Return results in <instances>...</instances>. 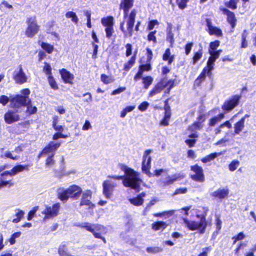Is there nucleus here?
I'll list each match as a JSON object with an SVG mask.
<instances>
[{
  "instance_id": "obj_1",
  "label": "nucleus",
  "mask_w": 256,
  "mask_h": 256,
  "mask_svg": "<svg viewBox=\"0 0 256 256\" xmlns=\"http://www.w3.org/2000/svg\"><path fill=\"white\" fill-rule=\"evenodd\" d=\"M134 0H122L120 4V8H122L124 12V18L126 20V30L124 28V22L120 24V28L123 32L124 37H130L133 34L134 26L136 12L135 9L132 10L130 14H128L130 9L132 7Z\"/></svg>"
},
{
  "instance_id": "obj_2",
  "label": "nucleus",
  "mask_w": 256,
  "mask_h": 256,
  "mask_svg": "<svg viewBox=\"0 0 256 256\" xmlns=\"http://www.w3.org/2000/svg\"><path fill=\"white\" fill-rule=\"evenodd\" d=\"M124 170L125 174L122 182L124 186L139 192L140 185L142 183L140 174L126 166H124Z\"/></svg>"
},
{
  "instance_id": "obj_3",
  "label": "nucleus",
  "mask_w": 256,
  "mask_h": 256,
  "mask_svg": "<svg viewBox=\"0 0 256 256\" xmlns=\"http://www.w3.org/2000/svg\"><path fill=\"white\" fill-rule=\"evenodd\" d=\"M82 192V188L78 186L73 184L66 189L60 188L58 190V198L62 201H67L69 198L77 200Z\"/></svg>"
},
{
  "instance_id": "obj_4",
  "label": "nucleus",
  "mask_w": 256,
  "mask_h": 256,
  "mask_svg": "<svg viewBox=\"0 0 256 256\" xmlns=\"http://www.w3.org/2000/svg\"><path fill=\"white\" fill-rule=\"evenodd\" d=\"M25 170H28V165L20 164L14 166L10 170H6L2 172L0 174V190L4 187H10L14 184L11 180H6V176H12Z\"/></svg>"
},
{
  "instance_id": "obj_5",
  "label": "nucleus",
  "mask_w": 256,
  "mask_h": 256,
  "mask_svg": "<svg viewBox=\"0 0 256 256\" xmlns=\"http://www.w3.org/2000/svg\"><path fill=\"white\" fill-rule=\"evenodd\" d=\"M80 226L91 232L96 238L103 239L102 234L106 232V228L104 226L98 224L84 222Z\"/></svg>"
},
{
  "instance_id": "obj_6",
  "label": "nucleus",
  "mask_w": 256,
  "mask_h": 256,
  "mask_svg": "<svg viewBox=\"0 0 256 256\" xmlns=\"http://www.w3.org/2000/svg\"><path fill=\"white\" fill-rule=\"evenodd\" d=\"M28 27L25 32L26 36L28 38H33L39 31L40 26L38 24L35 17L28 18L26 20Z\"/></svg>"
},
{
  "instance_id": "obj_7",
  "label": "nucleus",
  "mask_w": 256,
  "mask_h": 256,
  "mask_svg": "<svg viewBox=\"0 0 256 256\" xmlns=\"http://www.w3.org/2000/svg\"><path fill=\"white\" fill-rule=\"evenodd\" d=\"M184 222L185 226L190 230H198L200 233H204L206 227V219L204 217L200 218V222L189 221L186 218H184Z\"/></svg>"
},
{
  "instance_id": "obj_8",
  "label": "nucleus",
  "mask_w": 256,
  "mask_h": 256,
  "mask_svg": "<svg viewBox=\"0 0 256 256\" xmlns=\"http://www.w3.org/2000/svg\"><path fill=\"white\" fill-rule=\"evenodd\" d=\"M60 142H55L52 141L50 142L38 154V158H40L41 156H54L55 152L60 146Z\"/></svg>"
},
{
  "instance_id": "obj_9",
  "label": "nucleus",
  "mask_w": 256,
  "mask_h": 256,
  "mask_svg": "<svg viewBox=\"0 0 256 256\" xmlns=\"http://www.w3.org/2000/svg\"><path fill=\"white\" fill-rule=\"evenodd\" d=\"M81 194L82 197L80 206H86L88 208L93 209L95 207V204L90 201L92 197V192L90 190H87L83 192L82 191Z\"/></svg>"
},
{
  "instance_id": "obj_10",
  "label": "nucleus",
  "mask_w": 256,
  "mask_h": 256,
  "mask_svg": "<svg viewBox=\"0 0 256 256\" xmlns=\"http://www.w3.org/2000/svg\"><path fill=\"white\" fill-rule=\"evenodd\" d=\"M60 205L58 203L53 204L52 206H46L42 214L44 215V220L52 218L58 214Z\"/></svg>"
},
{
  "instance_id": "obj_11",
  "label": "nucleus",
  "mask_w": 256,
  "mask_h": 256,
  "mask_svg": "<svg viewBox=\"0 0 256 256\" xmlns=\"http://www.w3.org/2000/svg\"><path fill=\"white\" fill-rule=\"evenodd\" d=\"M192 173L191 174V178L198 182H204V176L203 172V169L201 166L196 164L190 167Z\"/></svg>"
},
{
  "instance_id": "obj_12",
  "label": "nucleus",
  "mask_w": 256,
  "mask_h": 256,
  "mask_svg": "<svg viewBox=\"0 0 256 256\" xmlns=\"http://www.w3.org/2000/svg\"><path fill=\"white\" fill-rule=\"evenodd\" d=\"M29 100L28 96H23L20 95H16L14 96H10V102L12 107L18 108L22 106H25Z\"/></svg>"
},
{
  "instance_id": "obj_13",
  "label": "nucleus",
  "mask_w": 256,
  "mask_h": 256,
  "mask_svg": "<svg viewBox=\"0 0 256 256\" xmlns=\"http://www.w3.org/2000/svg\"><path fill=\"white\" fill-rule=\"evenodd\" d=\"M240 98L241 96L240 95H235L232 96L229 100L224 102L222 106V109L226 111L232 110L238 106Z\"/></svg>"
},
{
  "instance_id": "obj_14",
  "label": "nucleus",
  "mask_w": 256,
  "mask_h": 256,
  "mask_svg": "<svg viewBox=\"0 0 256 256\" xmlns=\"http://www.w3.org/2000/svg\"><path fill=\"white\" fill-rule=\"evenodd\" d=\"M222 50L212 51L211 50H208L210 56L207 62V66L208 68V72H211L214 69V62L218 58L222 52Z\"/></svg>"
},
{
  "instance_id": "obj_15",
  "label": "nucleus",
  "mask_w": 256,
  "mask_h": 256,
  "mask_svg": "<svg viewBox=\"0 0 256 256\" xmlns=\"http://www.w3.org/2000/svg\"><path fill=\"white\" fill-rule=\"evenodd\" d=\"M152 151L146 150L143 156V161L142 164V170L146 174H149L150 168L151 157L150 156Z\"/></svg>"
},
{
  "instance_id": "obj_16",
  "label": "nucleus",
  "mask_w": 256,
  "mask_h": 256,
  "mask_svg": "<svg viewBox=\"0 0 256 256\" xmlns=\"http://www.w3.org/2000/svg\"><path fill=\"white\" fill-rule=\"evenodd\" d=\"M170 82L166 80H163L158 82L154 88L150 92V96H152L156 94L160 93L168 84Z\"/></svg>"
},
{
  "instance_id": "obj_17",
  "label": "nucleus",
  "mask_w": 256,
  "mask_h": 256,
  "mask_svg": "<svg viewBox=\"0 0 256 256\" xmlns=\"http://www.w3.org/2000/svg\"><path fill=\"white\" fill-rule=\"evenodd\" d=\"M4 120L8 124L18 122L20 120V116L16 112L12 110H8L4 115Z\"/></svg>"
},
{
  "instance_id": "obj_18",
  "label": "nucleus",
  "mask_w": 256,
  "mask_h": 256,
  "mask_svg": "<svg viewBox=\"0 0 256 256\" xmlns=\"http://www.w3.org/2000/svg\"><path fill=\"white\" fill-rule=\"evenodd\" d=\"M185 176L183 174H174L172 176H168L166 178L160 180V182L163 186H166L172 184L177 180H181L184 178Z\"/></svg>"
},
{
  "instance_id": "obj_19",
  "label": "nucleus",
  "mask_w": 256,
  "mask_h": 256,
  "mask_svg": "<svg viewBox=\"0 0 256 256\" xmlns=\"http://www.w3.org/2000/svg\"><path fill=\"white\" fill-rule=\"evenodd\" d=\"M103 192L106 198L112 195L115 185L110 180H106L103 183Z\"/></svg>"
},
{
  "instance_id": "obj_20",
  "label": "nucleus",
  "mask_w": 256,
  "mask_h": 256,
  "mask_svg": "<svg viewBox=\"0 0 256 256\" xmlns=\"http://www.w3.org/2000/svg\"><path fill=\"white\" fill-rule=\"evenodd\" d=\"M14 78L16 82L19 84H22L26 82L27 77L24 72L21 66H20V69L18 72H14Z\"/></svg>"
},
{
  "instance_id": "obj_21",
  "label": "nucleus",
  "mask_w": 256,
  "mask_h": 256,
  "mask_svg": "<svg viewBox=\"0 0 256 256\" xmlns=\"http://www.w3.org/2000/svg\"><path fill=\"white\" fill-rule=\"evenodd\" d=\"M60 73L62 78L65 83L72 84L74 78V76L64 68H62L60 70Z\"/></svg>"
},
{
  "instance_id": "obj_22",
  "label": "nucleus",
  "mask_w": 256,
  "mask_h": 256,
  "mask_svg": "<svg viewBox=\"0 0 256 256\" xmlns=\"http://www.w3.org/2000/svg\"><path fill=\"white\" fill-rule=\"evenodd\" d=\"M229 191L228 188H219L212 194V196L220 199H223L226 197Z\"/></svg>"
},
{
  "instance_id": "obj_23",
  "label": "nucleus",
  "mask_w": 256,
  "mask_h": 256,
  "mask_svg": "<svg viewBox=\"0 0 256 256\" xmlns=\"http://www.w3.org/2000/svg\"><path fill=\"white\" fill-rule=\"evenodd\" d=\"M167 226V224L163 221L154 222L152 224V228L154 231L162 230Z\"/></svg>"
},
{
  "instance_id": "obj_24",
  "label": "nucleus",
  "mask_w": 256,
  "mask_h": 256,
  "mask_svg": "<svg viewBox=\"0 0 256 256\" xmlns=\"http://www.w3.org/2000/svg\"><path fill=\"white\" fill-rule=\"evenodd\" d=\"M164 60H168V64H171L174 60V56L171 55L170 48H167L162 56Z\"/></svg>"
},
{
  "instance_id": "obj_25",
  "label": "nucleus",
  "mask_w": 256,
  "mask_h": 256,
  "mask_svg": "<svg viewBox=\"0 0 256 256\" xmlns=\"http://www.w3.org/2000/svg\"><path fill=\"white\" fill-rule=\"evenodd\" d=\"M166 40L170 44V46H172L174 42V34L172 32V26L168 24L167 28Z\"/></svg>"
},
{
  "instance_id": "obj_26",
  "label": "nucleus",
  "mask_w": 256,
  "mask_h": 256,
  "mask_svg": "<svg viewBox=\"0 0 256 256\" xmlns=\"http://www.w3.org/2000/svg\"><path fill=\"white\" fill-rule=\"evenodd\" d=\"M208 30H209V33L210 35L214 34L218 36H222V32L220 28H218L216 26H213L210 24H208Z\"/></svg>"
},
{
  "instance_id": "obj_27",
  "label": "nucleus",
  "mask_w": 256,
  "mask_h": 256,
  "mask_svg": "<svg viewBox=\"0 0 256 256\" xmlns=\"http://www.w3.org/2000/svg\"><path fill=\"white\" fill-rule=\"evenodd\" d=\"M227 20L230 24L232 29H234L236 25V21L234 14L232 12H229V14L227 15ZM231 32H233V30H232Z\"/></svg>"
},
{
  "instance_id": "obj_28",
  "label": "nucleus",
  "mask_w": 256,
  "mask_h": 256,
  "mask_svg": "<svg viewBox=\"0 0 256 256\" xmlns=\"http://www.w3.org/2000/svg\"><path fill=\"white\" fill-rule=\"evenodd\" d=\"M224 118V114H220L210 120L209 125L213 126L221 121Z\"/></svg>"
},
{
  "instance_id": "obj_29",
  "label": "nucleus",
  "mask_w": 256,
  "mask_h": 256,
  "mask_svg": "<svg viewBox=\"0 0 256 256\" xmlns=\"http://www.w3.org/2000/svg\"><path fill=\"white\" fill-rule=\"evenodd\" d=\"M102 24L105 27L114 26V18L111 16L104 18L101 20Z\"/></svg>"
},
{
  "instance_id": "obj_30",
  "label": "nucleus",
  "mask_w": 256,
  "mask_h": 256,
  "mask_svg": "<svg viewBox=\"0 0 256 256\" xmlns=\"http://www.w3.org/2000/svg\"><path fill=\"white\" fill-rule=\"evenodd\" d=\"M208 72V66H206V67L204 68L203 69L202 73L200 74L199 76L196 79V80H195V83L196 84H200L201 82L203 81L206 78V73L208 74H211L210 72Z\"/></svg>"
},
{
  "instance_id": "obj_31",
  "label": "nucleus",
  "mask_w": 256,
  "mask_h": 256,
  "mask_svg": "<svg viewBox=\"0 0 256 256\" xmlns=\"http://www.w3.org/2000/svg\"><path fill=\"white\" fill-rule=\"evenodd\" d=\"M221 154L220 153L214 152L212 154H210L209 155L206 156L204 158L202 159V162L204 163H207L210 162L214 158H216L218 156H220Z\"/></svg>"
},
{
  "instance_id": "obj_32",
  "label": "nucleus",
  "mask_w": 256,
  "mask_h": 256,
  "mask_svg": "<svg viewBox=\"0 0 256 256\" xmlns=\"http://www.w3.org/2000/svg\"><path fill=\"white\" fill-rule=\"evenodd\" d=\"M244 118H242L240 121L236 122L234 126V132L239 134L244 128Z\"/></svg>"
},
{
  "instance_id": "obj_33",
  "label": "nucleus",
  "mask_w": 256,
  "mask_h": 256,
  "mask_svg": "<svg viewBox=\"0 0 256 256\" xmlns=\"http://www.w3.org/2000/svg\"><path fill=\"white\" fill-rule=\"evenodd\" d=\"M25 106L27 108V112L29 114H35L37 111V108L35 106H33L30 100L29 99L28 100Z\"/></svg>"
},
{
  "instance_id": "obj_34",
  "label": "nucleus",
  "mask_w": 256,
  "mask_h": 256,
  "mask_svg": "<svg viewBox=\"0 0 256 256\" xmlns=\"http://www.w3.org/2000/svg\"><path fill=\"white\" fill-rule=\"evenodd\" d=\"M129 200L132 204L136 206H140L144 202V200L141 196H138L136 198H130Z\"/></svg>"
},
{
  "instance_id": "obj_35",
  "label": "nucleus",
  "mask_w": 256,
  "mask_h": 256,
  "mask_svg": "<svg viewBox=\"0 0 256 256\" xmlns=\"http://www.w3.org/2000/svg\"><path fill=\"white\" fill-rule=\"evenodd\" d=\"M42 48L48 54H51L54 50V47L48 43L42 42L40 44Z\"/></svg>"
},
{
  "instance_id": "obj_36",
  "label": "nucleus",
  "mask_w": 256,
  "mask_h": 256,
  "mask_svg": "<svg viewBox=\"0 0 256 256\" xmlns=\"http://www.w3.org/2000/svg\"><path fill=\"white\" fill-rule=\"evenodd\" d=\"M66 18H70L72 21L75 23L76 24H78V18L76 16V14L75 12L71 11L68 12L66 14Z\"/></svg>"
},
{
  "instance_id": "obj_37",
  "label": "nucleus",
  "mask_w": 256,
  "mask_h": 256,
  "mask_svg": "<svg viewBox=\"0 0 256 256\" xmlns=\"http://www.w3.org/2000/svg\"><path fill=\"white\" fill-rule=\"evenodd\" d=\"M240 164V162L237 160H232L228 164V170L230 172H234L237 169Z\"/></svg>"
},
{
  "instance_id": "obj_38",
  "label": "nucleus",
  "mask_w": 256,
  "mask_h": 256,
  "mask_svg": "<svg viewBox=\"0 0 256 256\" xmlns=\"http://www.w3.org/2000/svg\"><path fill=\"white\" fill-rule=\"evenodd\" d=\"M202 49L199 50L194 54L192 58V64H195L202 58Z\"/></svg>"
},
{
  "instance_id": "obj_39",
  "label": "nucleus",
  "mask_w": 256,
  "mask_h": 256,
  "mask_svg": "<svg viewBox=\"0 0 256 256\" xmlns=\"http://www.w3.org/2000/svg\"><path fill=\"white\" fill-rule=\"evenodd\" d=\"M136 54L132 56L130 60L124 64V70L128 71L134 65L135 62Z\"/></svg>"
},
{
  "instance_id": "obj_40",
  "label": "nucleus",
  "mask_w": 256,
  "mask_h": 256,
  "mask_svg": "<svg viewBox=\"0 0 256 256\" xmlns=\"http://www.w3.org/2000/svg\"><path fill=\"white\" fill-rule=\"evenodd\" d=\"M248 34V32L247 30H244L242 36V48H246L248 46V42L246 40Z\"/></svg>"
},
{
  "instance_id": "obj_41",
  "label": "nucleus",
  "mask_w": 256,
  "mask_h": 256,
  "mask_svg": "<svg viewBox=\"0 0 256 256\" xmlns=\"http://www.w3.org/2000/svg\"><path fill=\"white\" fill-rule=\"evenodd\" d=\"M142 80L144 88L148 89L150 86L152 84L153 78L150 76H147L143 78Z\"/></svg>"
},
{
  "instance_id": "obj_42",
  "label": "nucleus",
  "mask_w": 256,
  "mask_h": 256,
  "mask_svg": "<svg viewBox=\"0 0 256 256\" xmlns=\"http://www.w3.org/2000/svg\"><path fill=\"white\" fill-rule=\"evenodd\" d=\"M48 80L50 86L52 89L56 90L58 88V84L52 76H48Z\"/></svg>"
},
{
  "instance_id": "obj_43",
  "label": "nucleus",
  "mask_w": 256,
  "mask_h": 256,
  "mask_svg": "<svg viewBox=\"0 0 256 256\" xmlns=\"http://www.w3.org/2000/svg\"><path fill=\"white\" fill-rule=\"evenodd\" d=\"M202 127V125L200 122H195L192 125L190 126L188 130L191 132H194L196 130H200Z\"/></svg>"
},
{
  "instance_id": "obj_44",
  "label": "nucleus",
  "mask_w": 256,
  "mask_h": 256,
  "mask_svg": "<svg viewBox=\"0 0 256 256\" xmlns=\"http://www.w3.org/2000/svg\"><path fill=\"white\" fill-rule=\"evenodd\" d=\"M101 80L104 84H108L114 82V79L111 76H109L104 74H102L100 76Z\"/></svg>"
},
{
  "instance_id": "obj_45",
  "label": "nucleus",
  "mask_w": 256,
  "mask_h": 256,
  "mask_svg": "<svg viewBox=\"0 0 256 256\" xmlns=\"http://www.w3.org/2000/svg\"><path fill=\"white\" fill-rule=\"evenodd\" d=\"M238 1L239 0H230L229 2H226L225 5L230 8L235 10L237 8L236 4Z\"/></svg>"
},
{
  "instance_id": "obj_46",
  "label": "nucleus",
  "mask_w": 256,
  "mask_h": 256,
  "mask_svg": "<svg viewBox=\"0 0 256 256\" xmlns=\"http://www.w3.org/2000/svg\"><path fill=\"white\" fill-rule=\"evenodd\" d=\"M146 250L148 253L156 254L162 250V248L158 246L148 247Z\"/></svg>"
},
{
  "instance_id": "obj_47",
  "label": "nucleus",
  "mask_w": 256,
  "mask_h": 256,
  "mask_svg": "<svg viewBox=\"0 0 256 256\" xmlns=\"http://www.w3.org/2000/svg\"><path fill=\"white\" fill-rule=\"evenodd\" d=\"M24 212L22 210H18L16 214V218H14L12 220V222L14 223L18 222L20 220L21 218L24 216Z\"/></svg>"
},
{
  "instance_id": "obj_48",
  "label": "nucleus",
  "mask_w": 256,
  "mask_h": 256,
  "mask_svg": "<svg viewBox=\"0 0 256 256\" xmlns=\"http://www.w3.org/2000/svg\"><path fill=\"white\" fill-rule=\"evenodd\" d=\"M174 212L175 210H174L166 211L160 213L154 214V216L156 217H162L166 216H172L174 214Z\"/></svg>"
},
{
  "instance_id": "obj_49",
  "label": "nucleus",
  "mask_w": 256,
  "mask_h": 256,
  "mask_svg": "<svg viewBox=\"0 0 256 256\" xmlns=\"http://www.w3.org/2000/svg\"><path fill=\"white\" fill-rule=\"evenodd\" d=\"M43 71L48 76V77L50 76H52V68L49 64L44 62Z\"/></svg>"
},
{
  "instance_id": "obj_50",
  "label": "nucleus",
  "mask_w": 256,
  "mask_h": 256,
  "mask_svg": "<svg viewBox=\"0 0 256 256\" xmlns=\"http://www.w3.org/2000/svg\"><path fill=\"white\" fill-rule=\"evenodd\" d=\"M47 158L46 160V166L48 168L52 167L54 164V160L53 158L54 156H46Z\"/></svg>"
},
{
  "instance_id": "obj_51",
  "label": "nucleus",
  "mask_w": 256,
  "mask_h": 256,
  "mask_svg": "<svg viewBox=\"0 0 256 256\" xmlns=\"http://www.w3.org/2000/svg\"><path fill=\"white\" fill-rule=\"evenodd\" d=\"M84 14L86 16L87 18V23H86L87 26L89 28H92V24H91V22H90V16H91L90 11L88 10H84Z\"/></svg>"
},
{
  "instance_id": "obj_52",
  "label": "nucleus",
  "mask_w": 256,
  "mask_h": 256,
  "mask_svg": "<svg viewBox=\"0 0 256 256\" xmlns=\"http://www.w3.org/2000/svg\"><path fill=\"white\" fill-rule=\"evenodd\" d=\"M105 32H106V38H110L114 32L113 26L106 27Z\"/></svg>"
},
{
  "instance_id": "obj_53",
  "label": "nucleus",
  "mask_w": 256,
  "mask_h": 256,
  "mask_svg": "<svg viewBox=\"0 0 256 256\" xmlns=\"http://www.w3.org/2000/svg\"><path fill=\"white\" fill-rule=\"evenodd\" d=\"M10 100V98H9L8 96L5 95H2L0 96V103L2 106H6L8 102Z\"/></svg>"
},
{
  "instance_id": "obj_54",
  "label": "nucleus",
  "mask_w": 256,
  "mask_h": 256,
  "mask_svg": "<svg viewBox=\"0 0 256 256\" xmlns=\"http://www.w3.org/2000/svg\"><path fill=\"white\" fill-rule=\"evenodd\" d=\"M139 70H142V72L143 73L144 71H150L152 70L151 65L148 62V63L146 64H142L140 66Z\"/></svg>"
},
{
  "instance_id": "obj_55",
  "label": "nucleus",
  "mask_w": 256,
  "mask_h": 256,
  "mask_svg": "<svg viewBox=\"0 0 256 256\" xmlns=\"http://www.w3.org/2000/svg\"><path fill=\"white\" fill-rule=\"evenodd\" d=\"M212 250L211 246H207L202 249V252L200 253L198 256H208V253Z\"/></svg>"
},
{
  "instance_id": "obj_56",
  "label": "nucleus",
  "mask_w": 256,
  "mask_h": 256,
  "mask_svg": "<svg viewBox=\"0 0 256 256\" xmlns=\"http://www.w3.org/2000/svg\"><path fill=\"white\" fill-rule=\"evenodd\" d=\"M188 0H178L177 4L180 8L183 10L186 6V3Z\"/></svg>"
},
{
  "instance_id": "obj_57",
  "label": "nucleus",
  "mask_w": 256,
  "mask_h": 256,
  "mask_svg": "<svg viewBox=\"0 0 256 256\" xmlns=\"http://www.w3.org/2000/svg\"><path fill=\"white\" fill-rule=\"evenodd\" d=\"M156 32V31L150 32L148 36V39L149 41H152L156 43V38L154 34Z\"/></svg>"
},
{
  "instance_id": "obj_58",
  "label": "nucleus",
  "mask_w": 256,
  "mask_h": 256,
  "mask_svg": "<svg viewBox=\"0 0 256 256\" xmlns=\"http://www.w3.org/2000/svg\"><path fill=\"white\" fill-rule=\"evenodd\" d=\"M2 158H10L12 160H18V157L16 156H14L12 154L8 151H6L4 152V154L2 156Z\"/></svg>"
},
{
  "instance_id": "obj_59",
  "label": "nucleus",
  "mask_w": 256,
  "mask_h": 256,
  "mask_svg": "<svg viewBox=\"0 0 256 256\" xmlns=\"http://www.w3.org/2000/svg\"><path fill=\"white\" fill-rule=\"evenodd\" d=\"M149 106V104L146 102H142L138 107L140 110L142 112L145 111Z\"/></svg>"
},
{
  "instance_id": "obj_60",
  "label": "nucleus",
  "mask_w": 256,
  "mask_h": 256,
  "mask_svg": "<svg viewBox=\"0 0 256 256\" xmlns=\"http://www.w3.org/2000/svg\"><path fill=\"white\" fill-rule=\"evenodd\" d=\"M193 43L192 42H188L186 44L185 46V53L186 56H188L192 48V47L193 46Z\"/></svg>"
},
{
  "instance_id": "obj_61",
  "label": "nucleus",
  "mask_w": 256,
  "mask_h": 256,
  "mask_svg": "<svg viewBox=\"0 0 256 256\" xmlns=\"http://www.w3.org/2000/svg\"><path fill=\"white\" fill-rule=\"evenodd\" d=\"M220 46V42L218 40H216L214 42H212L210 44V48L209 50H211L212 51H214L218 47Z\"/></svg>"
},
{
  "instance_id": "obj_62",
  "label": "nucleus",
  "mask_w": 256,
  "mask_h": 256,
  "mask_svg": "<svg viewBox=\"0 0 256 256\" xmlns=\"http://www.w3.org/2000/svg\"><path fill=\"white\" fill-rule=\"evenodd\" d=\"M0 6L1 8H6L8 9L12 8V6L10 4H8V2L6 0H4L2 2L1 4H0Z\"/></svg>"
},
{
  "instance_id": "obj_63",
  "label": "nucleus",
  "mask_w": 256,
  "mask_h": 256,
  "mask_svg": "<svg viewBox=\"0 0 256 256\" xmlns=\"http://www.w3.org/2000/svg\"><path fill=\"white\" fill-rule=\"evenodd\" d=\"M126 56H129L132 54V46L131 44H128L126 46Z\"/></svg>"
},
{
  "instance_id": "obj_64",
  "label": "nucleus",
  "mask_w": 256,
  "mask_h": 256,
  "mask_svg": "<svg viewBox=\"0 0 256 256\" xmlns=\"http://www.w3.org/2000/svg\"><path fill=\"white\" fill-rule=\"evenodd\" d=\"M158 20H151L150 21V22H149L148 24V28L149 30H152L154 26L156 25V24H158Z\"/></svg>"
}]
</instances>
